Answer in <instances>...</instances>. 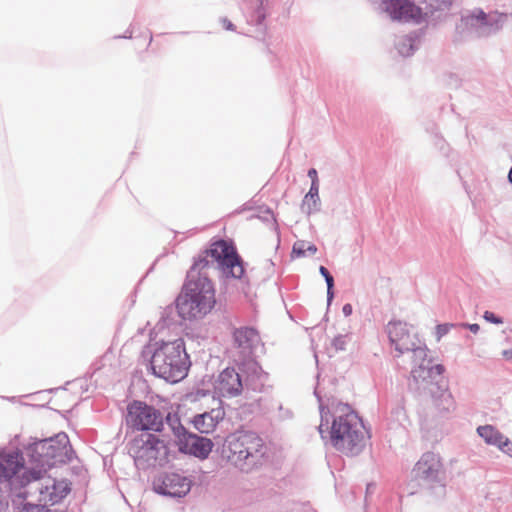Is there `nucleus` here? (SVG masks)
<instances>
[{
	"label": "nucleus",
	"instance_id": "2eb2a0df",
	"mask_svg": "<svg viewBox=\"0 0 512 512\" xmlns=\"http://www.w3.org/2000/svg\"><path fill=\"white\" fill-rule=\"evenodd\" d=\"M444 370L443 365H432L431 360L426 364H419L418 367L413 368L411 371L409 379L410 389H416L419 392L425 391L429 384L436 382V377L441 376Z\"/></svg>",
	"mask_w": 512,
	"mask_h": 512
},
{
	"label": "nucleus",
	"instance_id": "4c0bfd02",
	"mask_svg": "<svg viewBox=\"0 0 512 512\" xmlns=\"http://www.w3.org/2000/svg\"><path fill=\"white\" fill-rule=\"evenodd\" d=\"M352 311H353L352 305L349 303H346L342 307V312H343L344 316H346V317L350 316L352 314Z\"/></svg>",
	"mask_w": 512,
	"mask_h": 512
},
{
	"label": "nucleus",
	"instance_id": "6e6552de",
	"mask_svg": "<svg viewBox=\"0 0 512 512\" xmlns=\"http://www.w3.org/2000/svg\"><path fill=\"white\" fill-rule=\"evenodd\" d=\"M418 484L429 490L436 498L446 495V471L439 455L433 452L424 453L412 470Z\"/></svg>",
	"mask_w": 512,
	"mask_h": 512
},
{
	"label": "nucleus",
	"instance_id": "393cba45",
	"mask_svg": "<svg viewBox=\"0 0 512 512\" xmlns=\"http://www.w3.org/2000/svg\"><path fill=\"white\" fill-rule=\"evenodd\" d=\"M426 3V11L423 12V17L428 16L429 14L432 16L436 11H446L452 5V0H424Z\"/></svg>",
	"mask_w": 512,
	"mask_h": 512
},
{
	"label": "nucleus",
	"instance_id": "cd10ccee",
	"mask_svg": "<svg viewBox=\"0 0 512 512\" xmlns=\"http://www.w3.org/2000/svg\"><path fill=\"white\" fill-rule=\"evenodd\" d=\"M433 145L434 147L441 152L445 157H449L450 146L446 142V140L440 135L438 132L433 134Z\"/></svg>",
	"mask_w": 512,
	"mask_h": 512
},
{
	"label": "nucleus",
	"instance_id": "a211bd4d",
	"mask_svg": "<svg viewBox=\"0 0 512 512\" xmlns=\"http://www.w3.org/2000/svg\"><path fill=\"white\" fill-rule=\"evenodd\" d=\"M23 467V457L18 451L0 452V485L10 488L12 479Z\"/></svg>",
	"mask_w": 512,
	"mask_h": 512
},
{
	"label": "nucleus",
	"instance_id": "6ab92c4d",
	"mask_svg": "<svg viewBox=\"0 0 512 512\" xmlns=\"http://www.w3.org/2000/svg\"><path fill=\"white\" fill-rule=\"evenodd\" d=\"M478 435L487 443L497 447L503 453L512 457V442L492 425H483L477 428Z\"/></svg>",
	"mask_w": 512,
	"mask_h": 512
},
{
	"label": "nucleus",
	"instance_id": "a19ab883",
	"mask_svg": "<svg viewBox=\"0 0 512 512\" xmlns=\"http://www.w3.org/2000/svg\"><path fill=\"white\" fill-rule=\"evenodd\" d=\"M46 512H64V511L60 510V509H47Z\"/></svg>",
	"mask_w": 512,
	"mask_h": 512
},
{
	"label": "nucleus",
	"instance_id": "c756f323",
	"mask_svg": "<svg viewBox=\"0 0 512 512\" xmlns=\"http://www.w3.org/2000/svg\"><path fill=\"white\" fill-rule=\"evenodd\" d=\"M350 340H351V336L349 334H345V335L339 334V335L335 336L334 339L332 340V347L336 351H344V350H346V346Z\"/></svg>",
	"mask_w": 512,
	"mask_h": 512
},
{
	"label": "nucleus",
	"instance_id": "2f4dec72",
	"mask_svg": "<svg viewBox=\"0 0 512 512\" xmlns=\"http://www.w3.org/2000/svg\"><path fill=\"white\" fill-rule=\"evenodd\" d=\"M458 324L454 323H443L436 326V339L440 341L442 337L447 335L452 328L457 327Z\"/></svg>",
	"mask_w": 512,
	"mask_h": 512
},
{
	"label": "nucleus",
	"instance_id": "ea45409f",
	"mask_svg": "<svg viewBox=\"0 0 512 512\" xmlns=\"http://www.w3.org/2000/svg\"><path fill=\"white\" fill-rule=\"evenodd\" d=\"M508 181L512 184V167L510 168L508 173Z\"/></svg>",
	"mask_w": 512,
	"mask_h": 512
},
{
	"label": "nucleus",
	"instance_id": "39448f33",
	"mask_svg": "<svg viewBox=\"0 0 512 512\" xmlns=\"http://www.w3.org/2000/svg\"><path fill=\"white\" fill-rule=\"evenodd\" d=\"M189 366V356L182 339L163 343L155 349L150 359L153 375L171 383L182 380L187 375Z\"/></svg>",
	"mask_w": 512,
	"mask_h": 512
},
{
	"label": "nucleus",
	"instance_id": "e433bc0d",
	"mask_svg": "<svg viewBox=\"0 0 512 512\" xmlns=\"http://www.w3.org/2000/svg\"><path fill=\"white\" fill-rule=\"evenodd\" d=\"M307 175L311 179V183H314V181L315 182H319L318 173H317V170L315 168L309 169Z\"/></svg>",
	"mask_w": 512,
	"mask_h": 512
},
{
	"label": "nucleus",
	"instance_id": "7c9ffc66",
	"mask_svg": "<svg viewBox=\"0 0 512 512\" xmlns=\"http://www.w3.org/2000/svg\"><path fill=\"white\" fill-rule=\"evenodd\" d=\"M248 369L257 377L258 380L261 381V385H263V381L266 379V374L262 371V368L255 361L247 362Z\"/></svg>",
	"mask_w": 512,
	"mask_h": 512
},
{
	"label": "nucleus",
	"instance_id": "1a4fd4ad",
	"mask_svg": "<svg viewBox=\"0 0 512 512\" xmlns=\"http://www.w3.org/2000/svg\"><path fill=\"white\" fill-rule=\"evenodd\" d=\"M167 425L171 428L181 453L192 455L201 460L207 459L213 448L211 439L189 432L179 417L167 413Z\"/></svg>",
	"mask_w": 512,
	"mask_h": 512
},
{
	"label": "nucleus",
	"instance_id": "9d476101",
	"mask_svg": "<svg viewBox=\"0 0 512 512\" xmlns=\"http://www.w3.org/2000/svg\"><path fill=\"white\" fill-rule=\"evenodd\" d=\"M166 418L162 411L144 401L133 400L127 405L126 423L134 430L161 432Z\"/></svg>",
	"mask_w": 512,
	"mask_h": 512
},
{
	"label": "nucleus",
	"instance_id": "473e14b6",
	"mask_svg": "<svg viewBox=\"0 0 512 512\" xmlns=\"http://www.w3.org/2000/svg\"><path fill=\"white\" fill-rule=\"evenodd\" d=\"M312 205H313V199H310V201L308 203H305L304 199H303L302 203H301L302 212L309 216V215L319 212L321 210V200L320 199H319V204L316 207H314V209H313Z\"/></svg>",
	"mask_w": 512,
	"mask_h": 512
},
{
	"label": "nucleus",
	"instance_id": "a18cd8bd",
	"mask_svg": "<svg viewBox=\"0 0 512 512\" xmlns=\"http://www.w3.org/2000/svg\"><path fill=\"white\" fill-rule=\"evenodd\" d=\"M168 311L172 312L173 308L172 307H167V309L165 310V313H167Z\"/></svg>",
	"mask_w": 512,
	"mask_h": 512
},
{
	"label": "nucleus",
	"instance_id": "7ed1b4c3",
	"mask_svg": "<svg viewBox=\"0 0 512 512\" xmlns=\"http://www.w3.org/2000/svg\"><path fill=\"white\" fill-rule=\"evenodd\" d=\"M28 450L30 461L34 465L32 475L35 479L41 478V474L47 472V470L66 464L76 457L69 437L65 432L35 441L30 444Z\"/></svg>",
	"mask_w": 512,
	"mask_h": 512
},
{
	"label": "nucleus",
	"instance_id": "f03ea898",
	"mask_svg": "<svg viewBox=\"0 0 512 512\" xmlns=\"http://www.w3.org/2000/svg\"><path fill=\"white\" fill-rule=\"evenodd\" d=\"M314 395L319 404L321 421L318 430L321 438L347 456L359 455L369 438L361 418L344 403H338L332 412L336 398L330 391H325L320 382L314 389Z\"/></svg>",
	"mask_w": 512,
	"mask_h": 512
},
{
	"label": "nucleus",
	"instance_id": "58836bf2",
	"mask_svg": "<svg viewBox=\"0 0 512 512\" xmlns=\"http://www.w3.org/2000/svg\"><path fill=\"white\" fill-rule=\"evenodd\" d=\"M376 490V484L375 483H368L366 486V499L369 495L373 494Z\"/></svg>",
	"mask_w": 512,
	"mask_h": 512
},
{
	"label": "nucleus",
	"instance_id": "f8f14e48",
	"mask_svg": "<svg viewBox=\"0 0 512 512\" xmlns=\"http://www.w3.org/2000/svg\"><path fill=\"white\" fill-rule=\"evenodd\" d=\"M383 4L384 10L395 21L416 24L423 21L422 8L411 0H383Z\"/></svg>",
	"mask_w": 512,
	"mask_h": 512
},
{
	"label": "nucleus",
	"instance_id": "c85d7f7f",
	"mask_svg": "<svg viewBox=\"0 0 512 512\" xmlns=\"http://www.w3.org/2000/svg\"><path fill=\"white\" fill-rule=\"evenodd\" d=\"M319 182L311 183L309 191L304 196V202L308 203L310 199H313V208L319 204Z\"/></svg>",
	"mask_w": 512,
	"mask_h": 512
},
{
	"label": "nucleus",
	"instance_id": "bb28decb",
	"mask_svg": "<svg viewBox=\"0 0 512 512\" xmlns=\"http://www.w3.org/2000/svg\"><path fill=\"white\" fill-rule=\"evenodd\" d=\"M319 273L324 277L327 285V304H331L334 298V278L325 266L319 267Z\"/></svg>",
	"mask_w": 512,
	"mask_h": 512
},
{
	"label": "nucleus",
	"instance_id": "dca6fc26",
	"mask_svg": "<svg viewBox=\"0 0 512 512\" xmlns=\"http://www.w3.org/2000/svg\"><path fill=\"white\" fill-rule=\"evenodd\" d=\"M250 381V377L243 381L242 376L235 368L227 367L219 374L218 389L225 397H235L242 392L244 386H251Z\"/></svg>",
	"mask_w": 512,
	"mask_h": 512
},
{
	"label": "nucleus",
	"instance_id": "ddd939ff",
	"mask_svg": "<svg viewBox=\"0 0 512 512\" xmlns=\"http://www.w3.org/2000/svg\"><path fill=\"white\" fill-rule=\"evenodd\" d=\"M244 4L243 14L246 23L249 26V33H253L255 37H263L265 35L266 9L264 2L266 0H241Z\"/></svg>",
	"mask_w": 512,
	"mask_h": 512
},
{
	"label": "nucleus",
	"instance_id": "4be33fe9",
	"mask_svg": "<svg viewBox=\"0 0 512 512\" xmlns=\"http://www.w3.org/2000/svg\"><path fill=\"white\" fill-rule=\"evenodd\" d=\"M70 490L68 482L52 480V484L46 485L44 489L40 490V493L54 505L64 499Z\"/></svg>",
	"mask_w": 512,
	"mask_h": 512
},
{
	"label": "nucleus",
	"instance_id": "c9c22d12",
	"mask_svg": "<svg viewBox=\"0 0 512 512\" xmlns=\"http://www.w3.org/2000/svg\"><path fill=\"white\" fill-rule=\"evenodd\" d=\"M220 22L223 25V28L229 31H234L236 29L235 25L226 17H222Z\"/></svg>",
	"mask_w": 512,
	"mask_h": 512
},
{
	"label": "nucleus",
	"instance_id": "b1692460",
	"mask_svg": "<svg viewBox=\"0 0 512 512\" xmlns=\"http://www.w3.org/2000/svg\"><path fill=\"white\" fill-rule=\"evenodd\" d=\"M434 405L440 413H448L454 409V399L448 391H442L434 398Z\"/></svg>",
	"mask_w": 512,
	"mask_h": 512
},
{
	"label": "nucleus",
	"instance_id": "9b49d317",
	"mask_svg": "<svg viewBox=\"0 0 512 512\" xmlns=\"http://www.w3.org/2000/svg\"><path fill=\"white\" fill-rule=\"evenodd\" d=\"M192 479L179 472H163L153 480V490L162 496L180 499L191 490Z\"/></svg>",
	"mask_w": 512,
	"mask_h": 512
},
{
	"label": "nucleus",
	"instance_id": "20e7f679",
	"mask_svg": "<svg viewBox=\"0 0 512 512\" xmlns=\"http://www.w3.org/2000/svg\"><path fill=\"white\" fill-rule=\"evenodd\" d=\"M263 440L253 431H238L226 437L222 458L243 472L251 471L264 456Z\"/></svg>",
	"mask_w": 512,
	"mask_h": 512
},
{
	"label": "nucleus",
	"instance_id": "37998d69",
	"mask_svg": "<svg viewBox=\"0 0 512 512\" xmlns=\"http://www.w3.org/2000/svg\"><path fill=\"white\" fill-rule=\"evenodd\" d=\"M162 319L164 320L166 325H170L171 324V321L166 319L164 316H162Z\"/></svg>",
	"mask_w": 512,
	"mask_h": 512
},
{
	"label": "nucleus",
	"instance_id": "f3484780",
	"mask_svg": "<svg viewBox=\"0 0 512 512\" xmlns=\"http://www.w3.org/2000/svg\"><path fill=\"white\" fill-rule=\"evenodd\" d=\"M233 341L243 360H246L254 354V350L260 343V336L256 329L244 326L234 330Z\"/></svg>",
	"mask_w": 512,
	"mask_h": 512
},
{
	"label": "nucleus",
	"instance_id": "0eeeda50",
	"mask_svg": "<svg viewBox=\"0 0 512 512\" xmlns=\"http://www.w3.org/2000/svg\"><path fill=\"white\" fill-rule=\"evenodd\" d=\"M128 453L140 470L164 466L169 462L167 444L152 433H142L132 439L128 444Z\"/></svg>",
	"mask_w": 512,
	"mask_h": 512
},
{
	"label": "nucleus",
	"instance_id": "c03bdc74",
	"mask_svg": "<svg viewBox=\"0 0 512 512\" xmlns=\"http://www.w3.org/2000/svg\"><path fill=\"white\" fill-rule=\"evenodd\" d=\"M132 37V32L129 33V35H124L123 38H131Z\"/></svg>",
	"mask_w": 512,
	"mask_h": 512
},
{
	"label": "nucleus",
	"instance_id": "f704fd0d",
	"mask_svg": "<svg viewBox=\"0 0 512 512\" xmlns=\"http://www.w3.org/2000/svg\"><path fill=\"white\" fill-rule=\"evenodd\" d=\"M458 326L469 329L472 333L476 334L480 330V326L476 323L469 324V323H460Z\"/></svg>",
	"mask_w": 512,
	"mask_h": 512
},
{
	"label": "nucleus",
	"instance_id": "412c9836",
	"mask_svg": "<svg viewBox=\"0 0 512 512\" xmlns=\"http://www.w3.org/2000/svg\"><path fill=\"white\" fill-rule=\"evenodd\" d=\"M221 418L220 411L212 410L194 416L192 423L201 434H209L214 431Z\"/></svg>",
	"mask_w": 512,
	"mask_h": 512
},
{
	"label": "nucleus",
	"instance_id": "423d86ee",
	"mask_svg": "<svg viewBox=\"0 0 512 512\" xmlns=\"http://www.w3.org/2000/svg\"><path fill=\"white\" fill-rule=\"evenodd\" d=\"M505 14H487L475 8L461 14L455 25L454 43L470 42L496 34L503 27Z\"/></svg>",
	"mask_w": 512,
	"mask_h": 512
},
{
	"label": "nucleus",
	"instance_id": "f257e3e1",
	"mask_svg": "<svg viewBox=\"0 0 512 512\" xmlns=\"http://www.w3.org/2000/svg\"><path fill=\"white\" fill-rule=\"evenodd\" d=\"M219 270L225 277V293L232 281L239 280L244 291V262L232 241L219 239L210 248L201 251L187 271L182 290L175 300L178 315L184 320L201 319L216 304V291L211 271Z\"/></svg>",
	"mask_w": 512,
	"mask_h": 512
},
{
	"label": "nucleus",
	"instance_id": "5701e85b",
	"mask_svg": "<svg viewBox=\"0 0 512 512\" xmlns=\"http://www.w3.org/2000/svg\"><path fill=\"white\" fill-rule=\"evenodd\" d=\"M405 353L411 355L412 362L414 363V367H418L419 364H426L429 360H427V348L426 346H422L419 339H417L410 350H407Z\"/></svg>",
	"mask_w": 512,
	"mask_h": 512
},
{
	"label": "nucleus",
	"instance_id": "a878e982",
	"mask_svg": "<svg viewBox=\"0 0 512 512\" xmlns=\"http://www.w3.org/2000/svg\"><path fill=\"white\" fill-rule=\"evenodd\" d=\"M315 254L317 252V247L314 244H307L303 240H299L294 243L292 248V256L296 257H305L306 253Z\"/></svg>",
	"mask_w": 512,
	"mask_h": 512
},
{
	"label": "nucleus",
	"instance_id": "4468645a",
	"mask_svg": "<svg viewBox=\"0 0 512 512\" xmlns=\"http://www.w3.org/2000/svg\"><path fill=\"white\" fill-rule=\"evenodd\" d=\"M386 332L391 345L394 346L397 352V357L405 354L407 350H410L413 343L418 339L415 335L410 333L407 324L400 320L389 321L386 326Z\"/></svg>",
	"mask_w": 512,
	"mask_h": 512
},
{
	"label": "nucleus",
	"instance_id": "79ce46f5",
	"mask_svg": "<svg viewBox=\"0 0 512 512\" xmlns=\"http://www.w3.org/2000/svg\"><path fill=\"white\" fill-rule=\"evenodd\" d=\"M267 213L270 215V217L273 219V221L275 222V218H274V215L272 213V211L270 209H267Z\"/></svg>",
	"mask_w": 512,
	"mask_h": 512
},
{
	"label": "nucleus",
	"instance_id": "aec40b11",
	"mask_svg": "<svg viewBox=\"0 0 512 512\" xmlns=\"http://www.w3.org/2000/svg\"><path fill=\"white\" fill-rule=\"evenodd\" d=\"M422 35L423 31L419 29L409 34L398 36L395 40V48L398 53L403 57L413 55L419 48Z\"/></svg>",
	"mask_w": 512,
	"mask_h": 512
},
{
	"label": "nucleus",
	"instance_id": "72a5a7b5",
	"mask_svg": "<svg viewBox=\"0 0 512 512\" xmlns=\"http://www.w3.org/2000/svg\"><path fill=\"white\" fill-rule=\"evenodd\" d=\"M483 318L489 322V323H492V324H503L504 321H503V318L496 315L495 313L491 312V311H485L484 314H483Z\"/></svg>",
	"mask_w": 512,
	"mask_h": 512
}]
</instances>
